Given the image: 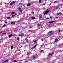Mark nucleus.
I'll return each instance as SVG.
<instances>
[{
  "instance_id": "nucleus-11",
  "label": "nucleus",
  "mask_w": 63,
  "mask_h": 63,
  "mask_svg": "<svg viewBox=\"0 0 63 63\" xmlns=\"http://www.w3.org/2000/svg\"><path fill=\"white\" fill-rule=\"evenodd\" d=\"M6 25H6L4 24L3 25L2 27V28L3 27H5V26H6Z\"/></svg>"
},
{
  "instance_id": "nucleus-17",
  "label": "nucleus",
  "mask_w": 63,
  "mask_h": 63,
  "mask_svg": "<svg viewBox=\"0 0 63 63\" xmlns=\"http://www.w3.org/2000/svg\"><path fill=\"white\" fill-rule=\"evenodd\" d=\"M7 18V19H11V17H6Z\"/></svg>"
},
{
  "instance_id": "nucleus-25",
  "label": "nucleus",
  "mask_w": 63,
  "mask_h": 63,
  "mask_svg": "<svg viewBox=\"0 0 63 63\" xmlns=\"http://www.w3.org/2000/svg\"><path fill=\"white\" fill-rule=\"evenodd\" d=\"M17 39L18 40H19V38L18 37H17Z\"/></svg>"
},
{
  "instance_id": "nucleus-38",
  "label": "nucleus",
  "mask_w": 63,
  "mask_h": 63,
  "mask_svg": "<svg viewBox=\"0 0 63 63\" xmlns=\"http://www.w3.org/2000/svg\"><path fill=\"white\" fill-rule=\"evenodd\" d=\"M32 14H34V12H32Z\"/></svg>"
},
{
  "instance_id": "nucleus-28",
  "label": "nucleus",
  "mask_w": 63,
  "mask_h": 63,
  "mask_svg": "<svg viewBox=\"0 0 63 63\" xmlns=\"http://www.w3.org/2000/svg\"><path fill=\"white\" fill-rule=\"evenodd\" d=\"M37 41L36 40H35L34 42V43H36V41Z\"/></svg>"
},
{
  "instance_id": "nucleus-39",
  "label": "nucleus",
  "mask_w": 63,
  "mask_h": 63,
  "mask_svg": "<svg viewBox=\"0 0 63 63\" xmlns=\"http://www.w3.org/2000/svg\"><path fill=\"white\" fill-rule=\"evenodd\" d=\"M27 53L28 54V55H29V53H28L27 52Z\"/></svg>"
},
{
  "instance_id": "nucleus-44",
  "label": "nucleus",
  "mask_w": 63,
  "mask_h": 63,
  "mask_svg": "<svg viewBox=\"0 0 63 63\" xmlns=\"http://www.w3.org/2000/svg\"><path fill=\"white\" fill-rule=\"evenodd\" d=\"M2 34L3 35H4V34H6V33H3Z\"/></svg>"
},
{
  "instance_id": "nucleus-46",
  "label": "nucleus",
  "mask_w": 63,
  "mask_h": 63,
  "mask_svg": "<svg viewBox=\"0 0 63 63\" xmlns=\"http://www.w3.org/2000/svg\"><path fill=\"white\" fill-rule=\"evenodd\" d=\"M56 18H58V17H56Z\"/></svg>"
},
{
  "instance_id": "nucleus-48",
  "label": "nucleus",
  "mask_w": 63,
  "mask_h": 63,
  "mask_svg": "<svg viewBox=\"0 0 63 63\" xmlns=\"http://www.w3.org/2000/svg\"><path fill=\"white\" fill-rule=\"evenodd\" d=\"M50 18H52V17H50Z\"/></svg>"
},
{
  "instance_id": "nucleus-51",
  "label": "nucleus",
  "mask_w": 63,
  "mask_h": 63,
  "mask_svg": "<svg viewBox=\"0 0 63 63\" xmlns=\"http://www.w3.org/2000/svg\"><path fill=\"white\" fill-rule=\"evenodd\" d=\"M44 4H43V5H44Z\"/></svg>"
},
{
  "instance_id": "nucleus-33",
  "label": "nucleus",
  "mask_w": 63,
  "mask_h": 63,
  "mask_svg": "<svg viewBox=\"0 0 63 63\" xmlns=\"http://www.w3.org/2000/svg\"><path fill=\"white\" fill-rule=\"evenodd\" d=\"M21 36H23V34H21Z\"/></svg>"
},
{
  "instance_id": "nucleus-35",
  "label": "nucleus",
  "mask_w": 63,
  "mask_h": 63,
  "mask_svg": "<svg viewBox=\"0 0 63 63\" xmlns=\"http://www.w3.org/2000/svg\"><path fill=\"white\" fill-rule=\"evenodd\" d=\"M41 41H43V40H44V39H41Z\"/></svg>"
},
{
  "instance_id": "nucleus-16",
  "label": "nucleus",
  "mask_w": 63,
  "mask_h": 63,
  "mask_svg": "<svg viewBox=\"0 0 63 63\" xmlns=\"http://www.w3.org/2000/svg\"><path fill=\"white\" fill-rule=\"evenodd\" d=\"M30 4H28L27 5V7H28L29 6H30Z\"/></svg>"
},
{
  "instance_id": "nucleus-23",
  "label": "nucleus",
  "mask_w": 63,
  "mask_h": 63,
  "mask_svg": "<svg viewBox=\"0 0 63 63\" xmlns=\"http://www.w3.org/2000/svg\"><path fill=\"white\" fill-rule=\"evenodd\" d=\"M11 49H13V46H11Z\"/></svg>"
},
{
  "instance_id": "nucleus-10",
  "label": "nucleus",
  "mask_w": 63,
  "mask_h": 63,
  "mask_svg": "<svg viewBox=\"0 0 63 63\" xmlns=\"http://www.w3.org/2000/svg\"><path fill=\"white\" fill-rule=\"evenodd\" d=\"M37 45H35V46H34V47H33L32 48V49H33V48H35V47H36L37 46Z\"/></svg>"
},
{
  "instance_id": "nucleus-49",
  "label": "nucleus",
  "mask_w": 63,
  "mask_h": 63,
  "mask_svg": "<svg viewBox=\"0 0 63 63\" xmlns=\"http://www.w3.org/2000/svg\"><path fill=\"white\" fill-rule=\"evenodd\" d=\"M14 15V16H16V15Z\"/></svg>"
},
{
  "instance_id": "nucleus-20",
  "label": "nucleus",
  "mask_w": 63,
  "mask_h": 63,
  "mask_svg": "<svg viewBox=\"0 0 63 63\" xmlns=\"http://www.w3.org/2000/svg\"><path fill=\"white\" fill-rule=\"evenodd\" d=\"M39 18H41L42 17V15H40L39 16Z\"/></svg>"
},
{
  "instance_id": "nucleus-26",
  "label": "nucleus",
  "mask_w": 63,
  "mask_h": 63,
  "mask_svg": "<svg viewBox=\"0 0 63 63\" xmlns=\"http://www.w3.org/2000/svg\"><path fill=\"white\" fill-rule=\"evenodd\" d=\"M22 43L24 44H26V42H23Z\"/></svg>"
},
{
  "instance_id": "nucleus-19",
  "label": "nucleus",
  "mask_w": 63,
  "mask_h": 63,
  "mask_svg": "<svg viewBox=\"0 0 63 63\" xmlns=\"http://www.w3.org/2000/svg\"><path fill=\"white\" fill-rule=\"evenodd\" d=\"M5 32V31H4L3 32V31H1V32H0V34H1V33H3V32Z\"/></svg>"
},
{
  "instance_id": "nucleus-34",
  "label": "nucleus",
  "mask_w": 63,
  "mask_h": 63,
  "mask_svg": "<svg viewBox=\"0 0 63 63\" xmlns=\"http://www.w3.org/2000/svg\"><path fill=\"white\" fill-rule=\"evenodd\" d=\"M27 0L28 2H30V0Z\"/></svg>"
},
{
  "instance_id": "nucleus-41",
  "label": "nucleus",
  "mask_w": 63,
  "mask_h": 63,
  "mask_svg": "<svg viewBox=\"0 0 63 63\" xmlns=\"http://www.w3.org/2000/svg\"><path fill=\"white\" fill-rule=\"evenodd\" d=\"M46 19H48V17Z\"/></svg>"
},
{
  "instance_id": "nucleus-36",
  "label": "nucleus",
  "mask_w": 63,
  "mask_h": 63,
  "mask_svg": "<svg viewBox=\"0 0 63 63\" xmlns=\"http://www.w3.org/2000/svg\"><path fill=\"white\" fill-rule=\"evenodd\" d=\"M14 15H12V17H14Z\"/></svg>"
},
{
  "instance_id": "nucleus-47",
  "label": "nucleus",
  "mask_w": 63,
  "mask_h": 63,
  "mask_svg": "<svg viewBox=\"0 0 63 63\" xmlns=\"http://www.w3.org/2000/svg\"><path fill=\"white\" fill-rule=\"evenodd\" d=\"M1 40H2V38H1V39H0V41H1Z\"/></svg>"
},
{
  "instance_id": "nucleus-32",
  "label": "nucleus",
  "mask_w": 63,
  "mask_h": 63,
  "mask_svg": "<svg viewBox=\"0 0 63 63\" xmlns=\"http://www.w3.org/2000/svg\"><path fill=\"white\" fill-rule=\"evenodd\" d=\"M52 32V31H50L49 32V33H51V32Z\"/></svg>"
},
{
  "instance_id": "nucleus-13",
  "label": "nucleus",
  "mask_w": 63,
  "mask_h": 63,
  "mask_svg": "<svg viewBox=\"0 0 63 63\" xmlns=\"http://www.w3.org/2000/svg\"><path fill=\"white\" fill-rule=\"evenodd\" d=\"M53 54H54V53H52L49 54V55H50H50H51V56H52V55H53Z\"/></svg>"
},
{
  "instance_id": "nucleus-4",
  "label": "nucleus",
  "mask_w": 63,
  "mask_h": 63,
  "mask_svg": "<svg viewBox=\"0 0 63 63\" xmlns=\"http://www.w3.org/2000/svg\"><path fill=\"white\" fill-rule=\"evenodd\" d=\"M14 3H15V2L14 1H12L10 4V6H12L13 4H14Z\"/></svg>"
},
{
  "instance_id": "nucleus-21",
  "label": "nucleus",
  "mask_w": 63,
  "mask_h": 63,
  "mask_svg": "<svg viewBox=\"0 0 63 63\" xmlns=\"http://www.w3.org/2000/svg\"><path fill=\"white\" fill-rule=\"evenodd\" d=\"M17 62V61L16 60H14L13 61V62Z\"/></svg>"
},
{
  "instance_id": "nucleus-43",
  "label": "nucleus",
  "mask_w": 63,
  "mask_h": 63,
  "mask_svg": "<svg viewBox=\"0 0 63 63\" xmlns=\"http://www.w3.org/2000/svg\"><path fill=\"white\" fill-rule=\"evenodd\" d=\"M19 36H21V34H19Z\"/></svg>"
},
{
  "instance_id": "nucleus-8",
  "label": "nucleus",
  "mask_w": 63,
  "mask_h": 63,
  "mask_svg": "<svg viewBox=\"0 0 63 63\" xmlns=\"http://www.w3.org/2000/svg\"><path fill=\"white\" fill-rule=\"evenodd\" d=\"M54 22V21H51L50 22H49L48 23H53V22Z\"/></svg>"
},
{
  "instance_id": "nucleus-45",
  "label": "nucleus",
  "mask_w": 63,
  "mask_h": 63,
  "mask_svg": "<svg viewBox=\"0 0 63 63\" xmlns=\"http://www.w3.org/2000/svg\"><path fill=\"white\" fill-rule=\"evenodd\" d=\"M42 51H43V50H42L41 51V52H42Z\"/></svg>"
},
{
  "instance_id": "nucleus-29",
  "label": "nucleus",
  "mask_w": 63,
  "mask_h": 63,
  "mask_svg": "<svg viewBox=\"0 0 63 63\" xmlns=\"http://www.w3.org/2000/svg\"><path fill=\"white\" fill-rule=\"evenodd\" d=\"M19 5H22V3H19Z\"/></svg>"
},
{
  "instance_id": "nucleus-37",
  "label": "nucleus",
  "mask_w": 63,
  "mask_h": 63,
  "mask_svg": "<svg viewBox=\"0 0 63 63\" xmlns=\"http://www.w3.org/2000/svg\"><path fill=\"white\" fill-rule=\"evenodd\" d=\"M60 32V30H59L58 32L59 33Z\"/></svg>"
},
{
  "instance_id": "nucleus-3",
  "label": "nucleus",
  "mask_w": 63,
  "mask_h": 63,
  "mask_svg": "<svg viewBox=\"0 0 63 63\" xmlns=\"http://www.w3.org/2000/svg\"><path fill=\"white\" fill-rule=\"evenodd\" d=\"M48 12H49V11H48V9H47L46 11V12H45L44 13V14L46 15V14H48Z\"/></svg>"
},
{
  "instance_id": "nucleus-40",
  "label": "nucleus",
  "mask_w": 63,
  "mask_h": 63,
  "mask_svg": "<svg viewBox=\"0 0 63 63\" xmlns=\"http://www.w3.org/2000/svg\"><path fill=\"white\" fill-rule=\"evenodd\" d=\"M23 24H25V23H24V22L23 23Z\"/></svg>"
},
{
  "instance_id": "nucleus-9",
  "label": "nucleus",
  "mask_w": 63,
  "mask_h": 63,
  "mask_svg": "<svg viewBox=\"0 0 63 63\" xmlns=\"http://www.w3.org/2000/svg\"><path fill=\"white\" fill-rule=\"evenodd\" d=\"M25 40H26V42L27 43H28L29 40H28V39L26 38V39Z\"/></svg>"
},
{
  "instance_id": "nucleus-24",
  "label": "nucleus",
  "mask_w": 63,
  "mask_h": 63,
  "mask_svg": "<svg viewBox=\"0 0 63 63\" xmlns=\"http://www.w3.org/2000/svg\"><path fill=\"white\" fill-rule=\"evenodd\" d=\"M12 15L15 14V12H12L11 13Z\"/></svg>"
},
{
  "instance_id": "nucleus-42",
  "label": "nucleus",
  "mask_w": 63,
  "mask_h": 63,
  "mask_svg": "<svg viewBox=\"0 0 63 63\" xmlns=\"http://www.w3.org/2000/svg\"><path fill=\"white\" fill-rule=\"evenodd\" d=\"M38 26H40V25H38Z\"/></svg>"
},
{
  "instance_id": "nucleus-18",
  "label": "nucleus",
  "mask_w": 63,
  "mask_h": 63,
  "mask_svg": "<svg viewBox=\"0 0 63 63\" xmlns=\"http://www.w3.org/2000/svg\"><path fill=\"white\" fill-rule=\"evenodd\" d=\"M11 24H15V22H11Z\"/></svg>"
},
{
  "instance_id": "nucleus-27",
  "label": "nucleus",
  "mask_w": 63,
  "mask_h": 63,
  "mask_svg": "<svg viewBox=\"0 0 63 63\" xmlns=\"http://www.w3.org/2000/svg\"><path fill=\"white\" fill-rule=\"evenodd\" d=\"M39 3H41V2H42V1L41 0H39Z\"/></svg>"
},
{
  "instance_id": "nucleus-6",
  "label": "nucleus",
  "mask_w": 63,
  "mask_h": 63,
  "mask_svg": "<svg viewBox=\"0 0 63 63\" xmlns=\"http://www.w3.org/2000/svg\"><path fill=\"white\" fill-rule=\"evenodd\" d=\"M53 33H48L47 35H49L50 36H51V35H52Z\"/></svg>"
},
{
  "instance_id": "nucleus-15",
  "label": "nucleus",
  "mask_w": 63,
  "mask_h": 63,
  "mask_svg": "<svg viewBox=\"0 0 63 63\" xmlns=\"http://www.w3.org/2000/svg\"><path fill=\"white\" fill-rule=\"evenodd\" d=\"M35 17H33L31 18L32 19H35Z\"/></svg>"
},
{
  "instance_id": "nucleus-30",
  "label": "nucleus",
  "mask_w": 63,
  "mask_h": 63,
  "mask_svg": "<svg viewBox=\"0 0 63 63\" xmlns=\"http://www.w3.org/2000/svg\"><path fill=\"white\" fill-rule=\"evenodd\" d=\"M57 1H55L54 2V3H57Z\"/></svg>"
},
{
  "instance_id": "nucleus-22",
  "label": "nucleus",
  "mask_w": 63,
  "mask_h": 63,
  "mask_svg": "<svg viewBox=\"0 0 63 63\" xmlns=\"http://www.w3.org/2000/svg\"><path fill=\"white\" fill-rule=\"evenodd\" d=\"M58 8H59V7L58 6H56V9H57Z\"/></svg>"
},
{
  "instance_id": "nucleus-31",
  "label": "nucleus",
  "mask_w": 63,
  "mask_h": 63,
  "mask_svg": "<svg viewBox=\"0 0 63 63\" xmlns=\"http://www.w3.org/2000/svg\"><path fill=\"white\" fill-rule=\"evenodd\" d=\"M5 21V23H7V21Z\"/></svg>"
},
{
  "instance_id": "nucleus-50",
  "label": "nucleus",
  "mask_w": 63,
  "mask_h": 63,
  "mask_svg": "<svg viewBox=\"0 0 63 63\" xmlns=\"http://www.w3.org/2000/svg\"><path fill=\"white\" fill-rule=\"evenodd\" d=\"M30 28H32V27H30Z\"/></svg>"
},
{
  "instance_id": "nucleus-1",
  "label": "nucleus",
  "mask_w": 63,
  "mask_h": 63,
  "mask_svg": "<svg viewBox=\"0 0 63 63\" xmlns=\"http://www.w3.org/2000/svg\"><path fill=\"white\" fill-rule=\"evenodd\" d=\"M15 36V34H9L8 35V37L9 38H11V37H12V36Z\"/></svg>"
},
{
  "instance_id": "nucleus-14",
  "label": "nucleus",
  "mask_w": 63,
  "mask_h": 63,
  "mask_svg": "<svg viewBox=\"0 0 63 63\" xmlns=\"http://www.w3.org/2000/svg\"><path fill=\"white\" fill-rule=\"evenodd\" d=\"M36 58V57H35V56L34 55L32 57V58L33 59H35Z\"/></svg>"
},
{
  "instance_id": "nucleus-7",
  "label": "nucleus",
  "mask_w": 63,
  "mask_h": 63,
  "mask_svg": "<svg viewBox=\"0 0 63 63\" xmlns=\"http://www.w3.org/2000/svg\"><path fill=\"white\" fill-rule=\"evenodd\" d=\"M58 40V39L56 38L55 39V43H56V42H57Z\"/></svg>"
},
{
  "instance_id": "nucleus-12",
  "label": "nucleus",
  "mask_w": 63,
  "mask_h": 63,
  "mask_svg": "<svg viewBox=\"0 0 63 63\" xmlns=\"http://www.w3.org/2000/svg\"><path fill=\"white\" fill-rule=\"evenodd\" d=\"M62 14V13L61 12H60L59 13H57V15H61Z\"/></svg>"
},
{
  "instance_id": "nucleus-2",
  "label": "nucleus",
  "mask_w": 63,
  "mask_h": 63,
  "mask_svg": "<svg viewBox=\"0 0 63 63\" xmlns=\"http://www.w3.org/2000/svg\"><path fill=\"white\" fill-rule=\"evenodd\" d=\"M8 61L9 60H6L5 61H3L2 62V63H6V62H8Z\"/></svg>"
},
{
  "instance_id": "nucleus-5",
  "label": "nucleus",
  "mask_w": 63,
  "mask_h": 63,
  "mask_svg": "<svg viewBox=\"0 0 63 63\" xmlns=\"http://www.w3.org/2000/svg\"><path fill=\"white\" fill-rule=\"evenodd\" d=\"M18 9L20 12H22V10H21V8H20V7H19Z\"/></svg>"
}]
</instances>
